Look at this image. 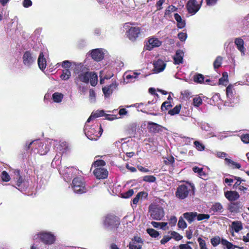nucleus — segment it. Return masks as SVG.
I'll return each mask as SVG.
<instances>
[{"mask_svg":"<svg viewBox=\"0 0 249 249\" xmlns=\"http://www.w3.org/2000/svg\"><path fill=\"white\" fill-rule=\"evenodd\" d=\"M89 101L91 103H95L96 101V94L94 90L92 89L89 90Z\"/></svg>","mask_w":249,"mask_h":249,"instance_id":"obj_54","label":"nucleus"},{"mask_svg":"<svg viewBox=\"0 0 249 249\" xmlns=\"http://www.w3.org/2000/svg\"><path fill=\"white\" fill-rule=\"evenodd\" d=\"M71 75V72L69 69L63 70L62 73L60 75V78L63 80H68Z\"/></svg>","mask_w":249,"mask_h":249,"instance_id":"obj_40","label":"nucleus"},{"mask_svg":"<svg viewBox=\"0 0 249 249\" xmlns=\"http://www.w3.org/2000/svg\"><path fill=\"white\" fill-rule=\"evenodd\" d=\"M198 242L200 249H207L206 245V242L204 240L202 239L201 237H199L197 239Z\"/></svg>","mask_w":249,"mask_h":249,"instance_id":"obj_59","label":"nucleus"},{"mask_svg":"<svg viewBox=\"0 0 249 249\" xmlns=\"http://www.w3.org/2000/svg\"><path fill=\"white\" fill-rule=\"evenodd\" d=\"M183 217L186 219L189 223H191L196 218L197 216L196 212H187L183 214Z\"/></svg>","mask_w":249,"mask_h":249,"instance_id":"obj_31","label":"nucleus"},{"mask_svg":"<svg viewBox=\"0 0 249 249\" xmlns=\"http://www.w3.org/2000/svg\"><path fill=\"white\" fill-rule=\"evenodd\" d=\"M14 179L16 182V188L20 191H25L28 186V182L24 181L20 175L19 171L16 170L14 171Z\"/></svg>","mask_w":249,"mask_h":249,"instance_id":"obj_13","label":"nucleus"},{"mask_svg":"<svg viewBox=\"0 0 249 249\" xmlns=\"http://www.w3.org/2000/svg\"><path fill=\"white\" fill-rule=\"evenodd\" d=\"M196 218L198 221L202 220L204 219H208L210 218V215L207 214L199 213L197 214Z\"/></svg>","mask_w":249,"mask_h":249,"instance_id":"obj_60","label":"nucleus"},{"mask_svg":"<svg viewBox=\"0 0 249 249\" xmlns=\"http://www.w3.org/2000/svg\"><path fill=\"white\" fill-rule=\"evenodd\" d=\"M156 178L153 176H145L143 177V180L148 182H154Z\"/></svg>","mask_w":249,"mask_h":249,"instance_id":"obj_58","label":"nucleus"},{"mask_svg":"<svg viewBox=\"0 0 249 249\" xmlns=\"http://www.w3.org/2000/svg\"><path fill=\"white\" fill-rule=\"evenodd\" d=\"M220 100V94L219 93H215L210 99L209 103L211 105H215L216 103L218 104Z\"/></svg>","mask_w":249,"mask_h":249,"instance_id":"obj_41","label":"nucleus"},{"mask_svg":"<svg viewBox=\"0 0 249 249\" xmlns=\"http://www.w3.org/2000/svg\"><path fill=\"white\" fill-rule=\"evenodd\" d=\"M89 77L90 72L88 71V70L86 71L81 74H79V75L76 77L75 79V83L77 85H78V82L79 81L88 83L89 81Z\"/></svg>","mask_w":249,"mask_h":249,"instance_id":"obj_17","label":"nucleus"},{"mask_svg":"<svg viewBox=\"0 0 249 249\" xmlns=\"http://www.w3.org/2000/svg\"><path fill=\"white\" fill-rule=\"evenodd\" d=\"M89 123H86L84 131L86 136L90 140L96 141L101 136L103 129L101 125L94 124L90 126Z\"/></svg>","mask_w":249,"mask_h":249,"instance_id":"obj_2","label":"nucleus"},{"mask_svg":"<svg viewBox=\"0 0 249 249\" xmlns=\"http://www.w3.org/2000/svg\"><path fill=\"white\" fill-rule=\"evenodd\" d=\"M184 56V52L181 50L176 51V53L173 57L174 64L175 65H179L183 63Z\"/></svg>","mask_w":249,"mask_h":249,"instance_id":"obj_24","label":"nucleus"},{"mask_svg":"<svg viewBox=\"0 0 249 249\" xmlns=\"http://www.w3.org/2000/svg\"><path fill=\"white\" fill-rule=\"evenodd\" d=\"M44 56L45 54H44V53L41 52L40 53L39 57L38 58V65L39 68L41 70L45 69L46 67V60Z\"/></svg>","mask_w":249,"mask_h":249,"instance_id":"obj_29","label":"nucleus"},{"mask_svg":"<svg viewBox=\"0 0 249 249\" xmlns=\"http://www.w3.org/2000/svg\"><path fill=\"white\" fill-rule=\"evenodd\" d=\"M182 98L184 99H188L191 96L192 93L188 90H185L181 92Z\"/></svg>","mask_w":249,"mask_h":249,"instance_id":"obj_57","label":"nucleus"},{"mask_svg":"<svg viewBox=\"0 0 249 249\" xmlns=\"http://www.w3.org/2000/svg\"><path fill=\"white\" fill-rule=\"evenodd\" d=\"M155 102L156 101L153 100L151 101H148L145 104L142 103L136 104L135 105V106L136 107L141 108V111L143 113L156 115V114L152 113V111L154 110H157L158 107L156 105H154L151 107H147L149 105L155 104Z\"/></svg>","mask_w":249,"mask_h":249,"instance_id":"obj_10","label":"nucleus"},{"mask_svg":"<svg viewBox=\"0 0 249 249\" xmlns=\"http://www.w3.org/2000/svg\"><path fill=\"white\" fill-rule=\"evenodd\" d=\"M181 106L180 105L176 106L173 109L168 111V113L171 115H174L178 114L180 110Z\"/></svg>","mask_w":249,"mask_h":249,"instance_id":"obj_47","label":"nucleus"},{"mask_svg":"<svg viewBox=\"0 0 249 249\" xmlns=\"http://www.w3.org/2000/svg\"><path fill=\"white\" fill-rule=\"evenodd\" d=\"M134 192L133 189H129L128 191L121 194L122 197L124 198H128L132 196Z\"/></svg>","mask_w":249,"mask_h":249,"instance_id":"obj_52","label":"nucleus"},{"mask_svg":"<svg viewBox=\"0 0 249 249\" xmlns=\"http://www.w3.org/2000/svg\"><path fill=\"white\" fill-rule=\"evenodd\" d=\"M193 171L195 173H197L199 176L201 178H203L206 176V174L203 171V169L202 168H199L198 167L195 166L193 168Z\"/></svg>","mask_w":249,"mask_h":249,"instance_id":"obj_43","label":"nucleus"},{"mask_svg":"<svg viewBox=\"0 0 249 249\" xmlns=\"http://www.w3.org/2000/svg\"><path fill=\"white\" fill-rule=\"evenodd\" d=\"M63 95L58 92H55L53 94V99L54 102L60 103L62 101Z\"/></svg>","mask_w":249,"mask_h":249,"instance_id":"obj_45","label":"nucleus"},{"mask_svg":"<svg viewBox=\"0 0 249 249\" xmlns=\"http://www.w3.org/2000/svg\"><path fill=\"white\" fill-rule=\"evenodd\" d=\"M243 205L240 202H230L228 206V209L231 213H237L241 211Z\"/></svg>","mask_w":249,"mask_h":249,"instance_id":"obj_20","label":"nucleus"},{"mask_svg":"<svg viewBox=\"0 0 249 249\" xmlns=\"http://www.w3.org/2000/svg\"><path fill=\"white\" fill-rule=\"evenodd\" d=\"M211 242L213 247H216L220 243L224 246H226L227 249H234L238 248L237 246L233 245L226 239L220 238L219 236H216L211 239Z\"/></svg>","mask_w":249,"mask_h":249,"instance_id":"obj_11","label":"nucleus"},{"mask_svg":"<svg viewBox=\"0 0 249 249\" xmlns=\"http://www.w3.org/2000/svg\"><path fill=\"white\" fill-rule=\"evenodd\" d=\"M232 227L235 232H238L243 229V226L241 222L235 221L232 222Z\"/></svg>","mask_w":249,"mask_h":249,"instance_id":"obj_38","label":"nucleus"},{"mask_svg":"<svg viewBox=\"0 0 249 249\" xmlns=\"http://www.w3.org/2000/svg\"><path fill=\"white\" fill-rule=\"evenodd\" d=\"M79 174V170L75 168L72 167H67L63 171V175L65 180L68 182L72 178L75 177Z\"/></svg>","mask_w":249,"mask_h":249,"instance_id":"obj_14","label":"nucleus"},{"mask_svg":"<svg viewBox=\"0 0 249 249\" xmlns=\"http://www.w3.org/2000/svg\"><path fill=\"white\" fill-rule=\"evenodd\" d=\"M235 44L236 45L238 50L240 52L241 55L245 54L246 49L244 47V40L241 38H236L235 39Z\"/></svg>","mask_w":249,"mask_h":249,"instance_id":"obj_28","label":"nucleus"},{"mask_svg":"<svg viewBox=\"0 0 249 249\" xmlns=\"http://www.w3.org/2000/svg\"><path fill=\"white\" fill-rule=\"evenodd\" d=\"M91 56L93 59L96 61H100L104 58V53L102 49H95L92 50Z\"/></svg>","mask_w":249,"mask_h":249,"instance_id":"obj_19","label":"nucleus"},{"mask_svg":"<svg viewBox=\"0 0 249 249\" xmlns=\"http://www.w3.org/2000/svg\"><path fill=\"white\" fill-rule=\"evenodd\" d=\"M223 211L222 205L219 202L213 205L210 209V212L213 215L219 214Z\"/></svg>","mask_w":249,"mask_h":249,"instance_id":"obj_26","label":"nucleus"},{"mask_svg":"<svg viewBox=\"0 0 249 249\" xmlns=\"http://www.w3.org/2000/svg\"><path fill=\"white\" fill-rule=\"evenodd\" d=\"M89 80L91 86H96L98 81V76L97 73L95 72H90Z\"/></svg>","mask_w":249,"mask_h":249,"instance_id":"obj_39","label":"nucleus"},{"mask_svg":"<svg viewBox=\"0 0 249 249\" xmlns=\"http://www.w3.org/2000/svg\"><path fill=\"white\" fill-rule=\"evenodd\" d=\"M55 149L60 155L66 153L69 150L68 144L66 142H61L55 146Z\"/></svg>","mask_w":249,"mask_h":249,"instance_id":"obj_25","label":"nucleus"},{"mask_svg":"<svg viewBox=\"0 0 249 249\" xmlns=\"http://www.w3.org/2000/svg\"><path fill=\"white\" fill-rule=\"evenodd\" d=\"M172 107L171 104L169 102L165 101L162 103L161 106V109L162 111L166 110L169 109Z\"/></svg>","mask_w":249,"mask_h":249,"instance_id":"obj_56","label":"nucleus"},{"mask_svg":"<svg viewBox=\"0 0 249 249\" xmlns=\"http://www.w3.org/2000/svg\"><path fill=\"white\" fill-rule=\"evenodd\" d=\"M178 226L179 228L182 229H184L187 227V224L182 217H179Z\"/></svg>","mask_w":249,"mask_h":249,"instance_id":"obj_51","label":"nucleus"},{"mask_svg":"<svg viewBox=\"0 0 249 249\" xmlns=\"http://www.w3.org/2000/svg\"><path fill=\"white\" fill-rule=\"evenodd\" d=\"M195 189L194 185L190 183L186 182L185 184L179 185L177 188L175 193L176 196L179 199H184L189 195H194Z\"/></svg>","mask_w":249,"mask_h":249,"instance_id":"obj_3","label":"nucleus"},{"mask_svg":"<svg viewBox=\"0 0 249 249\" xmlns=\"http://www.w3.org/2000/svg\"><path fill=\"white\" fill-rule=\"evenodd\" d=\"M174 249H193L192 248L187 245V244H180V245H179V246L177 247H174L173 248Z\"/></svg>","mask_w":249,"mask_h":249,"instance_id":"obj_63","label":"nucleus"},{"mask_svg":"<svg viewBox=\"0 0 249 249\" xmlns=\"http://www.w3.org/2000/svg\"><path fill=\"white\" fill-rule=\"evenodd\" d=\"M36 55L31 51H25L22 56V61L24 65L27 68H30L35 63Z\"/></svg>","mask_w":249,"mask_h":249,"instance_id":"obj_12","label":"nucleus"},{"mask_svg":"<svg viewBox=\"0 0 249 249\" xmlns=\"http://www.w3.org/2000/svg\"><path fill=\"white\" fill-rule=\"evenodd\" d=\"M117 84L115 81L113 82L110 85L105 87L102 89L103 92L106 97L109 96L112 94L113 91L117 87Z\"/></svg>","mask_w":249,"mask_h":249,"instance_id":"obj_23","label":"nucleus"},{"mask_svg":"<svg viewBox=\"0 0 249 249\" xmlns=\"http://www.w3.org/2000/svg\"><path fill=\"white\" fill-rule=\"evenodd\" d=\"M178 36L179 39L183 42L186 40L187 37V35L186 32H180L178 34Z\"/></svg>","mask_w":249,"mask_h":249,"instance_id":"obj_61","label":"nucleus"},{"mask_svg":"<svg viewBox=\"0 0 249 249\" xmlns=\"http://www.w3.org/2000/svg\"><path fill=\"white\" fill-rule=\"evenodd\" d=\"M194 144L196 149L198 151H202L205 149V145L200 141H196L194 142Z\"/></svg>","mask_w":249,"mask_h":249,"instance_id":"obj_46","label":"nucleus"},{"mask_svg":"<svg viewBox=\"0 0 249 249\" xmlns=\"http://www.w3.org/2000/svg\"><path fill=\"white\" fill-rule=\"evenodd\" d=\"M154 69L153 70L154 73H158L163 71L166 67V63L161 59L153 62Z\"/></svg>","mask_w":249,"mask_h":249,"instance_id":"obj_18","label":"nucleus"},{"mask_svg":"<svg viewBox=\"0 0 249 249\" xmlns=\"http://www.w3.org/2000/svg\"><path fill=\"white\" fill-rule=\"evenodd\" d=\"M203 0H189L186 5L189 14L195 15L200 9Z\"/></svg>","mask_w":249,"mask_h":249,"instance_id":"obj_9","label":"nucleus"},{"mask_svg":"<svg viewBox=\"0 0 249 249\" xmlns=\"http://www.w3.org/2000/svg\"><path fill=\"white\" fill-rule=\"evenodd\" d=\"M119 224L118 217L113 214L107 215L104 220L105 227L109 230L117 228Z\"/></svg>","mask_w":249,"mask_h":249,"instance_id":"obj_7","label":"nucleus"},{"mask_svg":"<svg viewBox=\"0 0 249 249\" xmlns=\"http://www.w3.org/2000/svg\"><path fill=\"white\" fill-rule=\"evenodd\" d=\"M225 161L228 166L232 168L240 169L241 168V165L239 163H236L230 159L225 158Z\"/></svg>","mask_w":249,"mask_h":249,"instance_id":"obj_37","label":"nucleus"},{"mask_svg":"<svg viewBox=\"0 0 249 249\" xmlns=\"http://www.w3.org/2000/svg\"><path fill=\"white\" fill-rule=\"evenodd\" d=\"M140 74V73L133 71L126 72L125 74V79L128 80L129 82H134Z\"/></svg>","mask_w":249,"mask_h":249,"instance_id":"obj_34","label":"nucleus"},{"mask_svg":"<svg viewBox=\"0 0 249 249\" xmlns=\"http://www.w3.org/2000/svg\"><path fill=\"white\" fill-rule=\"evenodd\" d=\"M0 178L2 181L4 182H8L10 180V177L8 174V173L5 171H3L2 172Z\"/></svg>","mask_w":249,"mask_h":249,"instance_id":"obj_48","label":"nucleus"},{"mask_svg":"<svg viewBox=\"0 0 249 249\" xmlns=\"http://www.w3.org/2000/svg\"><path fill=\"white\" fill-rule=\"evenodd\" d=\"M147 124L148 129L151 132L159 133L162 132L163 129H166L164 127L152 122H148Z\"/></svg>","mask_w":249,"mask_h":249,"instance_id":"obj_16","label":"nucleus"},{"mask_svg":"<svg viewBox=\"0 0 249 249\" xmlns=\"http://www.w3.org/2000/svg\"><path fill=\"white\" fill-rule=\"evenodd\" d=\"M171 238H173L175 239L176 241L180 240L183 238L182 236H181L178 233L175 231H171Z\"/></svg>","mask_w":249,"mask_h":249,"instance_id":"obj_53","label":"nucleus"},{"mask_svg":"<svg viewBox=\"0 0 249 249\" xmlns=\"http://www.w3.org/2000/svg\"><path fill=\"white\" fill-rule=\"evenodd\" d=\"M223 58L221 56H217L213 62V67L215 69L221 66Z\"/></svg>","mask_w":249,"mask_h":249,"instance_id":"obj_50","label":"nucleus"},{"mask_svg":"<svg viewBox=\"0 0 249 249\" xmlns=\"http://www.w3.org/2000/svg\"><path fill=\"white\" fill-rule=\"evenodd\" d=\"M39 238L43 243L47 245H51L54 243L55 240L53 234L49 232H41L33 237V240H35Z\"/></svg>","mask_w":249,"mask_h":249,"instance_id":"obj_6","label":"nucleus"},{"mask_svg":"<svg viewBox=\"0 0 249 249\" xmlns=\"http://www.w3.org/2000/svg\"><path fill=\"white\" fill-rule=\"evenodd\" d=\"M142 245L136 244L135 242H132L129 244V249H141Z\"/></svg>","mask_w":249,"mask_h":249,"instance_id":"obj_62","label":"nucleus"},{"mask_svg":"<svg viewBox=\"0 0 249 249\" xmlns=\"http://www.w3.org/2000/svg\"><path fill=\"white\" fill-rule=\"evenodd\" d=\"M147 196V193L145 192H140L137 194L135 197L132 200L131 206L134 207L133 205H135V207L138 203L139 201L142 200L143 198H146Z\"/></svg>","mask_w":249,"mask_h":249,"instance_id":"obj_27","label":"nucleus"},{"mask_svg":"<svg viewBox=\"0 0 249 249\" xmlns=\"http://www.w3.org/2000/svg\"><path fill=\"white\" fill-rule=\"evenodd\" d=\"M241 139L244 143H249V134H244L241 136Z\"/></svg>","mask_w":249,"mask_h":249,"instance_id":"obj_64","label":"nucleus"},{"mask_svg":"<svg viewBox=\"0 0 249 249\" xmlns=\"http://www.w3.org/2000/svg\"><path fill=\"white\" fill-rule=\"evenodd\" d=\"M174 18L175 20L177 21V26L178 28L182 29L185 26V20L182 19L181 16L178 13H176L174 14Z\"/></svg>","mask_w":249,"mask_h":249,"instance_id":"obj_33","label":"nucleus"},{"mask_svg":"<svg viewBox=\"0 0 249 249\" xmlns=\"http://www.w3.org/2000/svg\"><path fill=\"white\" fill-rule=\"evenodd\" d=\"M94 175L98 179H104L107 177L108 172L104 168L98 167L93 171Z\"/></svg>","mask_w":249,"mask_h":249,"instance_id":"obj_22","label":"nucleus"},{"mask_svg":"<svg viewBox=\"0 0 249 249\" xmlns=\"http://www.w3.org/2000/svg\"><path fill=\"white\" fill-rule=\"evenodd\" d=\"M194 82L198 83H207L208 84L210 82L209 79H206L205 80L204 76L201 74H196L193 76Z\"/></svg>","mask_w":249,"mask_h":249,"instance_id":"obj_30","label":"nucleus"},{"mask_svg":"<svg viewBox=\"0 0 249 249\" xmlns=\"http://www.w3.org/2000/svg\"><path fill=\"white\" fill-rule=\"evenodd\" d=\"M71 187L75 193L82 194L88 190L84 178L80 176L74 178L72 182Z\"/></svg>","mask_w":249,"mask_h":249,"instance_id":"obj_4","label":"nucleus"},{"mask_svg":"<svg viewBox=\"0 0 249 249\" xmlns=\"http://www.w3.org/2000/svg\"><path fill=\"white\" fill-rule=\"evenodd\" d=\"M149 213L152 219L156 220H161L164 215L163 208L156 204H151L149 206Z\"/></svg>","mask_w":249,"mask_h":249,"instance_id":"obj_5","label":"nucleus"},{"mask_svg":"<svg viewBox=\"0 0 249 249\" xmlns=\"http://www.w3.org/2000/svg\"><path fill=\"white\" fill-rule=\"evenodd\" d=\"M227 176L234 178V180H236L235 183L233 185V187H232L233 189H237L242 185V184L243 183L242 182L245 181V180L242 179L241 178L238 177H236V176H234L231 175H228Z\"/></svg>","mask_w":249,"mask_h":249,"instance_id":"obj_36","label":"nucleus"},{"mask_svg":"<svg viewBox=\"0 0 249 249\" xmlns=\"http://www.w3.org/2000/svg\"><path fill=\"white\" fill-rule=\"evenodd\" d=\"M26 149L31 147L34 149L35 153H38L41 155H44L49 151L50 145L47 142H43L41 141L36 140L32 142H27L25 144Z\"/></svg>","mask_w":249,"mask_h":249,"instance_id":"obj_1","label":"nucleus"},{"mask_svg":"<svg viewBox=\"0 0 249 249\" xmlns=\"http://www.w3.org/2000/svg\"><path fill=\"white\" fill-rule=\"evenodd\" d=\"M225 197L231 202H234L240 197L239 193L236 191H227L225 192Z\"/></svg>","mask_w":249,"mask_h":249,"instance_id":"obj_21","label":"nucleus"},{"mask_svg":"<svg viewBox=\"0 0 249 249\" xmlns=\"http://www.w3.org/2000/svg\"><path fill=\"white\" fill-rule=\"evenodd\" d=\"M202 104V100L200 97H196L193 99V104L198 107Z\"/></svg>","mask_w":249,"mask_h":249,"instance_id":"obj_55","label":"nucleus"},{"mask_svg":"<svg viewBox=\"0 0 249 249\" xmlns=\"http://www.w3.org/2000/svg\"><path fill=\"white\" fill-rule=\"evenodd\" d=\"M88 70V69L81 63L75 64L74 68V72L77 75Z\"/></svg>","mask_w":249,"mask_h":249,"instance_id":"obj_32","label":"nucleus"},{"mask_svg":"<svg viewBox=\"0 0 249 249\" xmlns=\"http://www.w3.org/2000/svg\"><path fill=\"white\" fill-rule=\"evenodd\" d=\"M105 115L104 111L103 110H97L95 112H92L91 114V115L89 116V117L88 118V119L87 121V123H90L92 120L93 119L103 116Z\"/></svg>","mask_w":249,"mask_h":249,"instance_id":"obj_35","label":"nucleus"},{"mask_svg":"<svg viewBox=\"0 0 249 249\" xmlns=\"http://www.w3.org/2000/svg\"><path fill=\"white\" fill-rule=\"evenodd\" d=\"M228 74L227 72H224L222 74V77L219 80L220 85H227L228 82Z\"/></svg>","mask_w":249,"mask_h":249,"instance_id":"obj_42","label":"nucleus"},{"mask_svg":"<svg viewBox=\"0 0 249 249\" xmlns=\"http://www.w3.org/2000/svg\"><path fill=\"white\" fill-rule=\"evenodd\" d=\"M162 41L153 36L148 39L147 43L144 46V49L146 50L151 51L154 48L160 47Z\"/></svg>","mask_w":249,"mask_h":249,"instance_id":"obj_15","label":"nucleus"},{"mask_svg":"<svg viewBox=\"0 0 249 249\" xmlns=\"http://www.w3.org/2000/svg\"><path fill=\"white\" fill-rule=\"evenodd\" d=\"M146 231L152 237L156 238L158 237L160 235L159 232L153 229H147Z\"/></svg>","mask_w":249,"mask_h":249,"instance_id":"obj_49","label":"nucleus"},{"mask_svg":"<svg viewBox=\"0 0 249 249\" xmlns=\"http://www.w3.org/2000/svg\"><path fill=\"white\" fill-rule=\"evenodd\" d=\"M124 27L128 29L126 32V35L131 41H135L140 34V28L138 27H130L129 23H125Z\"/></svg>","mask_w":249,"mask_h":249,"instance_id":"obj_8","label":"nucleus"},{"mask_svg":"<svg viewBox=\"0 0 249 249\" xmlns=\"http://www.w3.org/2000/svg\"><path fill=\"white\" fill-rule=\"evenodd\" d=\"M226 94L227 98L229 99L230 101H231L232 99L233 98V89L231 86H229L226 88Z\"/></svg>","mask_w":249,"mask_h":249,"instance_id":"obj_44","label":"nucleus"}]
</instances>
